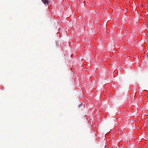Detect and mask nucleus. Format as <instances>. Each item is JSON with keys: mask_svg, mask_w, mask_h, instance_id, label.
Returning <instances> with one entry per match:
<instances>
[{"mask_svg": "<svg viewBox=\"0 0 148 148\" xmlns=\"http://www.w3.org/2000/svg\"><path fill=\"white\" fill-rule=\"evenodd\" d=\"M42 1L45 4L48 5L49 3L48 0H42Z\"/></svg>", "mask_w": 148, "mask_h": 148, "instance_id": "obj_1", "label": "nucleus"}, {"mask_svg": "<svg viewBox=\"0 0 148 148\" xmlns=\"http://www.w3.org/2000/svg\"><path fill=\"white\" fill-rule=\"evenodd\" d=\"M146 56H147V58H148V53H147L146 54Z\"/></svg>", "mask_w": 148, "mask_h": 148, "instance_id": "obj_2", "label": "nucleus"}]
</instances>
